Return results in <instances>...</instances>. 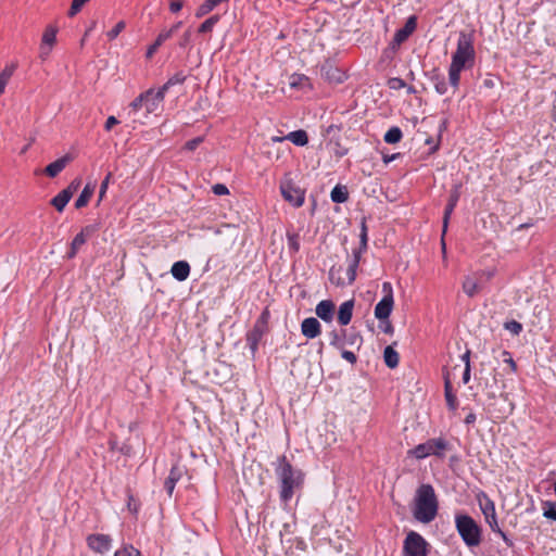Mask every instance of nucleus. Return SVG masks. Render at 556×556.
<instances>
[{"label": "nucleus", "instance_id": "4c0bfd02", "mask_svg": "<svg viewBox=\"0 0 556 556\" xmlns=\"http://www.w3.org/2000/svg\"><path fill=\"white\" fill-rule=\"evenodd\" d=\"M56 33L58 28L55 26L49 25L43 31L41 43L49 45L53 47L56 41Z\"/></svg>", "mask_w": 556, "mask_h": 556}, {"label": "nucleus", "instance_id": "a878e982", "mask_svg": "<svg viewBox=\"0 0 556 556\" xmlns=\"http://www.w3.org/2000/svg\"><path fill=\"white\" fill-rule=\"evenodd\" d=\"M94 188H96V185L94 184H90V182H88L84 187V189L81 190L79 197L75 201V207L77 210L85 207L89 203L91 197L93 195Z\"/></svg>", "mask_w": 556, "mask_h": 556}, {"label": "nucleus", "instance_id": "4468645a", "mask_svg": "<svg viewBox=\"0 0 556 556\" xmlns=\"http://www.w3.org/2000/svg\"><path fill=\"white\" fill-rule=\"evenodd\" d=\"M459 198H460V192L458 190V187L456 186L454 189L451 190L450 197L447 200V204L445 205V208H444L443 220H442V224H443L442 225V237L445 235V232L447 230L451 215L454 212V210L459 201Z\"/></svg>", "mask_w": 556, "mask_h": 556}, {"label": "nucleus", "instance_id": "0e129e2a", "mask_svg": "<svg viewBox=\"0 0 556 556\" xmlns=\"http://www.w3.org/2000/svg\"><path fill=\"white\" fill-rule=\"evenodd\" d=\"M342 358L346 359L351 364H355L357 361L356 355L352 351L343 350L341 353Z\"/></svg>", "mask_w": 556, "mask_h": 556}, {"label": "nucleus", "instance_id": "9b49d317", "mask_svg": "<svg viewBox=\"0 0 556 556\" xmlns=\"http://www.w3.org/2000/svg\"><path fill=\"white\" fill-rule=\"evenodd\" d=\"M96 229L94 225H87L81 228L80 232H78L71 242L70 250L66 253V257L68 260H72L77 255L80 247L86 243L87 239L96 231Z\"/></svg>", "mask_w": 556, "mask_h": 556}, {"label": "nucleus", "instance_id": "aec40b11", "mask_svg": "<svg viewBox=\"0 0 556 556\" xmlns=\"http://www.w3.org/2000/svg\"><path fill=\"white\" fill-rule=\"evenodd\" d=\"M365 251H361L359 248L353 250L352 252V258L349 263L348 269H346V276H348V282L353 283L356 279V273L357 268L362 258V254Z\"/></svg>", "mask_w": 556, "mask_h": 556}, {"label": "nucleus", "instance_id": "f8f14e48", "mask_svg": "<svg viewBox=\"0 0 556 556\" xmlns=\"http://www.w3.org/2000/svg\"><path fill=\"white\" fill-rule=\"evenodd\" d=\"M88 547L99 554H104L112 546V539L108 534H90L86 539Z\"/></svg>", "mask_w": 556, "mask_h": 556}, {"label": "nucleus", "instance_id": "680f3d73", "mask_svg": "<svg viewBox=\"0 0 556 556\" xmlns=\"http://www.w3.org/2000/svg\"><path fill=\"white\" fill-rule=\"evenodd\" d=\"M379 327L387 334H392L394 332V328L392 324L389 321V318L380 321Z\"/></svg>", "mask_w": 556, "mask_h": 556}, {"label": "nucleus", "instance_id": "7ed1b4c3", "mask_svg": "<svg viewBox=\"0 0 556 556\" xmlns=\"http://www.w3.org/2000/svg\"><path fill=\"white\" fill-rule=\"evenodd\" d=\"M455 528L466 546L476 547L481 544L482 528L471 516L456 514Z\"/></svg>", "mask_w": 556, "mask_h": 556}, {"label": "nucleus", "instance_id": "864d4df0", "mask_svg": "<svg viewBox=\"0 0 556 556\" xmlns=\"http://www.w3.org/2000/svg\"><path fill=\"white\" fill-rule=\"evenodd\" d=\"M388 87L390 89L400 90L406 87V83L400 77H392L388 80Z\"/></svg>", "mask_w": 556, "mask_h": 556}, {"label": "nucleus", "instance_id": "e433bc0d", "mask_svg": "<svg viewBox=\"0 0 556 556\" xmlns=\"http://www.w3.org/2000/svg\"><path fill=\"white\" fill-rule=\"evenodd\" d=\"M463 290L469 298H472L479 292L478 282L468 276L463 281Z\"/></svg>", "mask_w": 556, "mask_h": 556}, {"label": "nucleus", "instance_id": "f03ea898", "mask_svg": "<svg viewBox=\"0 0 556 556\" xmlns=\"http://www.w3.org/2000/svg\"><path fill=\"white\" fill-rule=\"evenodd\" d=\"M414 518L421 523L433 521L439 511V498L430 483H421L415 492L412 507Z\"/></svg>", "mask_w": 556, "mask_h": 556}, {"label": "nucleus", "instance_id": "ddd939ff", "mask_svg": "<svg viewBox=\"0 0 556 556\" xmlns=\"http://www.w3.org/2000/svg\"><path fill=\"white\" fill-rule=\"evenodd\" d=\"M417 27V17L412 15L407 18L405 25L397 29L392 39L391 46L392 48L399 47L404 41L408 39V37L414 33Z\"/></svg>", "mask_w": 556, "mask_h": 556}, {"label": "nucleus", "instance_id": "6e6d98bb", "mask_svg": "<svg viewBox=\"0 0 556 556\" xmlns=\"http://www.w3.org/2000/svg\"><path fill=\"white\" fill-rule=\"evenodd\" d=\"M269 318H270V313H269V309L268 308H265L261 315L258 316V318L256 319V324H260L262 326H265V327H268V321H269Z\"/></svg>", "mask_w": 556, "mask_h": 556}, {"label": "nucleus", "instance_id": "e2e57ef3", "mask_svg": "<svg viewBox=\"0 0 556 556\" xmlns=\"http://www.w3.org/2000/svg\"><path fill=\"white\" fill-rule=\"evenodd\" d=\"M52 47L49 45L40 43L39 58L46 60L51 53Z\"/></svg>", "mask_w": 556, "mask_h": 556}, {"label": "nucleus", "instance_id": "37998d69", "mask_svg": "<svg viewBox=\"0 0 556 556\" xmlns=\"http://www.w3.org/2000/svg\"><path fill=\"white\" fill-rule=\"evenodd\" d=\"M342 336H343L344 342L348 343L349 345L357 344L359 346L363 342L362 336L356 332L348 333V331L345 329H342Z\"/></svg>", "mask_w": 556, "mask_h": 556}, {"label": "nucleus", "instance_id": "8fccbe9b", "mask_svg": "<svg viewBox=\"0 0 556 556\" xmlns=\"http://www.w3.org/2000/svg\"><path fill=\"white\" fill-rule=\"evenodd\" d=\"M214 8L212 7V4L210 3L208 0H205L201 5H199V8L197 9L195 11V17L197 18H201L203 17L204 15L208 14L211 11H213Z\"/></svg>", "mask_w": 556, "mask_h": 556}, {"label": "nucleus", "instance_id": "1a4fd4ad", "mask_svg": "<svg viewBox=\"0 0 556 556\" xmlns=\"http://www.w3.org/2000/svg\"><path fill=\"white\" fill-rule=\"evenodd\" d=\"M280 191L283 199L294 207L303 205L305 200V191L300 187L295 186L292 180L282 181L280 185Z\"/></svg>", "mask_w": 556, "mask_h": 556}, {"label": "nucleus", "instance_id": "69168bd1", "mask_svg": "<svg viewBox=\"0 0 556 556\" xmlns=\"http://www.w3.org/2000/svg\"><path fill=\"white\" fill-rule=\"evenodd\" d=\"M119 122L117 121V118L115 116H109L105 124H104V129L106 131H110L115 125H117Z\"/></svg>", "mask_w": 556, "mask_h": 556}, {"label": "nucleus", "instance_id": "20e7f679", "mask_svg": "<svg viewBox=\"0 0 556 556\" xmlns=\"http://www.w3.org/2000/svg\"><path fill=\"white\" fill-rule=\"evenodd\" d=\"M473 34L460 31L457 40V47L452 54V64L463 67H471L475 63L476 51L473 47Z\"/></svg>", "mask_w": 556, "mask_h": 556}, {"label": "nucleus", "instance_id": "bb28decb", "mask_svg": "<svg viewBox=\"0 0 556 556\" xmlns=\"http://www.w3.org/2000/svg\"><path fill=\"white\" fill-rule=\"evenodd\" d=\"M72 199V193L70 190H62L54 198L51 199L50 203L55 207L58 212H63L70 200Z\"/></svg>", "mask_w": 556, "mask_h": 556}, {"label": "nucleus", "instance_id": "f3484780", "mask_svg": "<svg viewBox=\"0 0 556 556\" xmlns=\"http://www.w3.org/2000/svg\"><path fill=\"white\" fill-rule=\"evenodd\" d=\"M301 331L307 339H314L321 332L320 323L315 317L305 318L301 324Z\"/></svg>", "mask_w": 556, "mask_h": 556}, {"label": "nucleus", "instance_id": "3c124183", "mask_svg": "<svg viewBox=\"0 0 556 556\" xmlns=\"http://www.w3.org/2000/svg\"><path fill=\"white\" fill-rule=\"evenodd\" d=\"M89 1L90 0H73L71 8L68 10V16H75L81 10V8Z\"/></svg>", "mask_w": 556, "mask_h": 556}, {"label": "nucleus", "instance_id": "c9c22d12", "mask_svg": "<svg viewBox=\"0 0 556 556\" xmlns=\"http://www.w3.org/2000/svg\"><path fill=\"white\" fill-rule=\"evenodd\" d=\"M156 96H157V90L154 91L152 89V94L149 96V98L144 101V108L148 113L155 112L165 98V97H162L161 99H157Z\"/></svg>", "mask_w": 556, "mask_h": 556}, {"label": "nucleus", "instance_id": "6e6552de", "mask_svg": "<svg viewBox=\"0 0 556 556\" xmlns=\"http://www.w3.org/2000/svg\"><path fill=\"white\" fill-rule=\"evenodd\" d=\"M477 500L484 516L485 522L489 525L490 529L493 532H500L494 502L484 492H480L477 496Z\"/></svg>", "mask_w": 556, "mask_h": 556}, {"label": "nucleus", "instance_id": "393cba45", "mask_svg": "<svg viewBox=\"0 0 556 556\" xmlns=\"http://www.w3.org/2000/svg\"><path fill=\"white\" fill-rule=\"evenodd\" d=\"M429 78L432 81L434 89L439 94L446 93L447 84L445 80V76L441 74L438 68H434L429 73Z\"/></svg>", "mask_w": 556, "mask_h": 556}, {"label": "nucleus", "instance_id": "a18cd8bd", "mask_svg": "<svg viewBox=\"0 0 556 556\" xmlns=\"http://www.w3.org/2000/svg\"><path fill=\"white\" fill-rule=\"evenodd\" d=\"M543 516L547 519L556 521V503L544 502L543 503Z\"/></svg>", "mask_w": 556, "mask_h": 556}, {"label": "nucleus", "instance_id": "423d86ee", "mask_svg": "<svg viewBox=\"0 0 556 556\" xmlns=\"http://www.w3.org/2000/svg\"><path fill=\"white\" fill-rule=\"evenodd\" d=\"M430 544L416 531H409L403 542L404 556H428Z\"/></svg>", "mask_w": 556, "mask_h": 556}, {"label": "nucleus", "instance_id": "a19ab883", "mask_svg": "<svg viewBox=\"0 0 556 556\" xmlns=\"http://www.w3.org/2000/svg\"><path fill=\"white\" fill-rule=\"evenodd\" d=\"M219 15L215 14L205 20L198 28L200 34L210 33L219 21Z\"/></svg>", "mask_w": 556, "mask_h": 556}, {"label": "nucleus", "instance_id": "c03bdc74", "mask_svg": "<svg viewBox=\"0 0 556 556\" xmlns=\"http://www.w3.org/2000/svg\"><path fill=\"white\" fill-rule=\"evenodd\" d=\"M288 247L291 252H299L300 250V236L296 232H287Z\"/></svg>", "mask_w": 556, "mask_h": 556}, {"label": "nucleus", "instance_id": "6ab92c4d", "mask_svg": "<svg viewBox=\"0 0 556 556\" xmlns=\"http://www.w3.org/2000/svg\"><path fill=\"white\" fill-rule=\"evenodd\" d=\"M334 303L331 300L320 301L315 308L316 315L326 323H330L334 315Z\"/></svg>", "mask_w": 556, "mask_h": 556}, {"label": "nucleus", "instance_id": "f704fd0d", "mask_svg": "<svg viewBox=\"0 0 556 556\" xmlns=\"http://www.w3.org/2000/svg\"><path fill=\"white\" fill-rule=\"evenodd\" d=\"M291 88L295 89H304L306 86L309 87V78L305 76L304 74H293L290 77L289 83Z\"/></svg>", "mask_w": 556, "mask_h": 556}, {"label": "nucleus", "instance_id": "5701e85b", "mask_svg": "<svg viewBox=\"0 0 556 556\" xmlns=\"http://www.w3.org/2000/svg\"><path fill=\"white\" fill-rule=\"evenodd\" d=\"M187 75L184 71H179L176 74H174L172 77L168 78V80L157 90V99H161L162 97H165L166 91L175 86V85H181L186 81Z\"/></svg>", "mask_w": 556, "mask_h": 556}, {"label": "nucleus", "instance_id": "9d476101", "mask_svg": "<svg viewBox=\"0 0 556 556\" xmlns=\"http://www.w3.org/2000/svg\"><path fill=\"white\" fill-rule=\"evenodd\" d=\"M321 77L332 85H339L348 79V75L344 71L334 65L331 60H326L320 66Z\"/></svg>", "mask_w": 556, "mask_h": 556}, {"label": "nucleus", "instance_id": "39448f33", "mask_svg": "<svg viewBox=\"0 0 556 556\" xmlns=\"http://www.w3.org/2000/svg\"><path fill=\"white\" fill-rule=\"evenodd\" d=\"M451 444L443 438H432L424 443L417 444L414 448L407 452L408 456H413L416 459H424L429 456H435L438 458H444L445 452L448 451Z\"/></svg>", "mask_w": 556, "mask_h": 556}, {"label": "nucleus", "instance_id": "c756f323", "mask_svg": "<svg viewBox=\"0 0 556 556\" xmlns=\"http://www.w3.org/2000/svg\"><path fill=\"white\" fill-rule=\"evenodd\" d=\"M383 359L386 365L393 369L399 365L400 355L391 345H388L383 351Z\"/></svg>", "mask_w": 556, "mask_h": 556}, {"label": "nucleus", "instance_id": "b1692460", "mask_svg": "<svg viewBox=\"0 0 556 556\" xmlns=\"http://www.w3.org/2000/svg\"><path fill=\"white\" fill-rule=\"evenodd\" d=\"M170 273L178 281H185L190 275V265L186 261H177L173 264Z\"/></svg>", "mask_w": 556, "mask_h": 556}, {"label": "nucleus", "instance_id": "2eb2a0df", "mask_svg": "<svg viewBox=\"0 0 556 556\" xmlns=\"http://www.w3.org/2000/svg\"><path fill=\"white\" fill-rule=\"evenodd\" d=\"M267 331L268 327L255 323L253 328L247 333V344L252 355L257 352L258 344Z\"/></svg>", "mask_w": 556, "mask_h": 556}, {"label": "nucleus", "instance_id": "774afa93", "mask_svg": "<svg viewBox=\"0 0 556 556\" xmlns=\"http://www.w3.org/2000/svg\"><path fill=\"white\" fill-rule=\"evenodd\" d=\"M471 378V366H466L463 372L462 381L464 384H467Z\"/></svg>", "mask_w": 556, "mask_h": 556}, {"label": "nucleus", "instance_id": "5fc2aeb1", "mask_svg": "<svg viewBox=\"0 0 556 556\" xmlns=\"http://www.w3.org/2000/svg\"><path fill=\"white\" fill-rule=\"evenodd\" d=\"M203 142V137H195L186 142L185 149L188 151L195 150Z\"/></svg>", "mask_w": 556, "mask_h": 556}, {"label": "nucleus", "instance_id": "a211bd4d", "mask_svg": "<svg viewBox=\"0 0 556 556\" xmlns=\"http://www.w3.org/2000/svg\"><path fill=\"white\" fill-rule=\"evenodd\" d=\"M443 379H444V396H445L446 405L450 410H456L458 407V401H457V396L454 392L448 371H445L443 374Z\"/></svg>", "mask_w": 556, "mask_h": 556}, {"label": "nucleus", "instance_id": "0eeeda50", "mask_svg": "<svg viewBox=\"0 0 556 556\" xmlns=\"http://www.w3.org/2000/svg\"><path fill=\"white\" fill-rule=\"evenodd\" d=\"M382 292L383 298L377 303L374 312L375 317L379 321L388 319L394 306L393 288L391 282L384 281L382 283Z\"/></svg>", "mask_w": 556, "mask_h": 556}, {"label": "nucleus", "instance_id": "412c9836", "mask_svg": "<svg viewBox=\"0 0 556 556\" xmlns=\"http://www.w3.org/2000/svg\"><path fill=\"white\" fill-rule=\"evenodd\" d=\"M182 477V468L174 465L170 468L168 477L164 481V489L166 490L167 494L172 496L176 483L180 480Z\"/></svg>", "mask_w": 556, "mask_h": 556}, {"label": "nucleus", "instance_id": "79ce46f5", "mask_svg": "<svg viewBox=\"0 0 556 556\" xmlns=\"http://www.w3.org/2000/svg\"><path fill=\"white\" fill-rule=\"evenodd\" d=\"M152 94V89L147 90L146 92L140 93L134 101L130 103V108L137 112L141 108L144 106V101Z\"/></svg>", "mask_w": 556, "mask_h": 556}, {"label": "nucleus", "instance_id": "cd10ccee", "mask_svg": "<svg viewBox=\"0 0 556 556\" xmlns=\"http://www.w3.org/2000/svg\"><path fill=\"white\" fill-rule=\"evenodd\" d=\"M343 268L342 266H332L329 269V280L332 285L337 287H344L346 285H350L348 282V279H344L342 277Z\"/></svg>", "mask_w": 556, "mask_h": 556}, {"label": "nucleus", "instance_id": "58836bf2", "mask_svg": "<svg viewBox=\"0 0 556 556\" xmlns=\"http://www.w3.org/2000/svg\"><path fill=\"white\" fill-rule=\"evenodd\" d=\"M366 217L361 220V233H359V249L361 251H367L368 248V228L366 224Z\"/></svg>", "mask_w": 556, "mask_h": 556}, {"label": "nucleus", "instance_id": "052dcab7", "mask_svg": "<svg viewBox=\"0 0 556 556\" xmlns=\"http://www.w3.org/2000/svg\"><path fill=\"white\" fill-rule=\"evenodd\" d=\"M123 556H141V553L139 549L135 548L132 545L125 546L122 549Z\"/></svg>", "mask_w": 556, "mask_h": 556}, {"label": "nucleus", "instance_id": "09e8293b", "mask_svg": "<svg viewBox=\"0 0 556 556\" xmlns=\"http://www.w3.org/2000/svg\"><path fill=\"white\" fill-rule=\"evenodd\" d=\"M111 178H112V173L109 172L108 175L104 177V179L102 180V182L100 185L99 197H98V204L105 197V193H106V190L109 188V184L111 181Z\"/></svg>", "mask_w": 556, "mask_h": 556}, {"label": "nucleus", "instance_id": "338daca9", "mask_svg": "<svg viewBox=\"0 0 556 556\" xmlns=\"http://www.w3.org/2000/svg\"><path fill=\"white\" fill-rule=\"evenodd\" d=\"M496 534H498L504 543L506 544L507 547H513L514 546V541L507 536V534L500 528V532H495Z\"/></svg>", "mask_w": 556, "mask_h": 556}, {"label": "nucleus", "instance_id": "c85d7f7f", "mask_svg": "<svg viewBox=\"0 0 556 556\" xmlns=\"http://www.w3.org/2000/svg\"><path fill=\"white\" fill-rule=\"evenodd\" d=\"M286 138L298 147H304L308 143L307 132L303 129L291 131Z\"/></svg>", "mask_w": 556, "mask_h": 556}, {"label": "nucleus", "instance_id": "473e14b6", "mask_svg": "<svg viewBox=\"0 0 556 556\" xmlns=\"http://www.w3.org/2000/svg\"><path fill=\"white\" fill-rule=\"evenodd\" d=\"M169 31L162 30L156 37L155 41L148 48L146 56L148 59L152 58V55L157 51V49L169 39Z\"/></svg>", "mask_w": 556, "mask_h": 556}, {"label": "nucleus", "instance_id": "7c9ffc66", "mask_svg": "<svg viewBox=\"0 0 556 556\" xmlns=\"http://www.w3.org/2000/svg\"><path fill=\"white\" fill-rule=\"evenodd\" d=\"M331 201L334 203H344L349 200V191L345 186L337 185L330 193Z\"/></svg>", "mask_w": 556, "mask_h": 556}, {"label": "nucleus", "instance_id": "4be33fe9", "mask_svg": "<svg viewBox=\"0 0 556 556\" xmlns=\"http://www.w3.org/2000/svg\"><path fill=\"white\" fill-rule=\"evenodd\" d=\"M353 308H354L353 300L345 301L339 306L338 323L341 326H346L350 324L352 316H353Z\"/></svg>", "mask_w": 556, "mask_h": 556}, {"label": "nucleus", "instance_id": "72a5a7b5", "mask_svg": "<svg viewBox=\"0 0 556 556\" xmlns=\"http://www.w3.org/2000/svg\"><path fill=\"white\" fill-rule=\"evenodd\" d=\"M403 132L400 127L393 126L391 127L383 137V140L389 144L397 143L402 140Z\"/></svg>", "mask_w": 556, "mask_h": 556}, {"label": "nucleus", "instance_id": "4d7b16f0", "mask_svg": "<svg viewBox=\"0 0 556 556\" xmlns=\"http://www.w3.org/2000/svg\"><path fill=\"white\" fill-rule=\"evenodd\" d=\"M212 191L215 195H226L229 193L227 186H225L224 184H215L212 187Z\"/></svg>", "mask_w": 556, "mask_h": 556}, {"label": "nucleus", "instance_id": "13d9d810", "mask_svg": "<svg viewBox=\"0 0 556 556\" xmlns=\"http://www.w3.org/2000/svg\"><path fill=\"white\" fill-rule=\"evenodd\" d=\"M503 356H505L504 363L507 364L510 367L513 372H516L517 371V364L513 359L510 353L508 351H503Z\"/></svg>", "mask_w": 556, "mask_h": 556}, {"label": "nucleus", "instance_id": "2f4dec72", "mask_svg": "<svg viewBox=\"0 0 556 556\" xmlns=\"http://www.w3.org/2000/svg\"><path fill=\"white\" fill-rule=\"evenodd\" d=\"M465 67L463 66H459V65H455V64H450V68H448V83L450 85L456 90L459 86V81H460V73L462 71L464 70Z\"/></svg>", "mask_w": 556, "mask_h": 556}, {"label": "nucleus", "instance_id": "bf43d9fd", "mask_svg": "<svg viewBox=\"0 0 556 556\" xmlns=\"http://www.w3.org/2000/svg\"><path fill=\"white\" fill-rule=\"evenodd\" d=\"M191 42V30L190 29H187L184 35L181 36L179 42H178V46L180 48H186L187 46H189Z\"/></svg>", "mask_w": 556, "mask_h": 556}, {"label": "nucleus", "instance_id": "ea45409f", "mask_svg": "<svg viewBox=\"0 0 556 556\" xmlns=\"http://www.w3.org/2000/svg\"><path fill=\"white\" fill-rule=\"evenodd\" d=\"M16 68V65L15 64H11L9 66H7L1 73H0V94L3 93L4 91V88L9 81V79L11 78V76L13 75L14 71Z\"/></svg>", "mask_w": 556, "mask_h": 556}, {"label": "nucleus", "instance_id": "de8ad7c7", "mask_svg": "<svg viewBox=\"0 0 556 556\" xmlns=\"http://www.w3.org/2000/svg\"><path fill=\"white\" fill-rule=\"evenodd\" d=\"M330 338H331V341H330V344L332 346H336L338 349H342L343 348V342L344 339H343V336H342V330L340 332H338L337 330H332L330 332Z\"/></svg>", "mask_w": 556, "mask_h": 556}, {"label": "nucleus", "instance_id": "f257e3e1", "mask_svg": "<svg viewBox=\"0 0 556 556\" xmlns=\"http://www.w3.org/2000/svg\"><path fill=\"white\" fill-rule=\"evenodd\" d=\"M273 465L279 484L280 502L287 505L294 494L303 488L305 473L293 467L286 455L277 457Z\"/></svg>", "mask_w": 556, "mask_h": 556}, {"label": "nucleus", "instance_id": "49530a36", "mask_svg": "<svg viewBox=\"0 0 556 556\" xmlns=\"http://www.w3.org/2000/svg\"><path fill=\"white\" fill-rule=\"evenodd\" d=\"M504 328L515 336L520 334L522 331V325L517 320H509L504 324Z\"/></svg>", "mask_w": 556, "mask_h": 556}, {"label": "nucleus", "instance_id": "603ef678", "mask_svg": "<svg viewBox=\"0 0 556 556\" xmlns=\"http://www.w3.org/2000/svg\"><path fill=\"white\" fill-rule=\"evenodd\" d=\"M124 21L118 22L111 30L106 33L109 40H114L125 28Z\"/></svg>", "mask_w": 556, "mask_h": 556}, {"label": "nucleus", "instance_id": "dca6fc26", "mask_svg": "<svg viewBox=\"0 0 556 556\" xmlns=\"http://www.w3.org/2000/svg\"><path fill=\"white\" fill-rule=\"evenodd\" d=\"M72 161H73V156L71 154H65V155L61 156L60 159L55 160L54 162L50 163L48 166H46V168L43 169V174L50 178H54Z\"/></svg>", "mask_w": 556, "mask_h": 556}]
</instances>
